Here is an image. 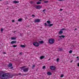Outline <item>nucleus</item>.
I'll return each mask as SVG.
<instances>
[{
    "label": "nucleus",
    "mask_w": 79,
    "mask_h": 79,
    "mask_svg": "<svg viewBox=\"0 0 79 79\" xmlns=\"http://www.w3.org/2000/svg\"><path fill=\"white\" fill-rule=\"evenodd\" d=\"M3 72H0V78L1 79H7V78H11L12 75L11 74L5 73L3 74Z\"/></svg>",
    "instance_id": "1"
},
{
    "label": "nucleus",
    "mask_w": 79,
    "mask_h": 79,
    "mask_svg": "<svg viewBox=\"0 0 79 79\" xmlns=\"http://www.w3.org/2000/svg\"><path fill=\"white\" fill-rule=\"evenodd\" d=\"M25 66H23L21 68H20V69H21V70H23V72H27L28 71H29V68H25Z\"/></svg>",
    "instance_id": "2"
},
{
    "label": "nucleus",
    "mask_w": 79,
    "mask_h": 79,
    "mask_svg": "<svg viewBox=\"0 0 79 79\" xmlns=\"http://www.w3.org/2000/svg\"><path fill=\"white\" fill-rule=\"evenodd\" d=\"M49 44H53V43L54 42V39H49Z\"/></svg>",
    "instance_id": "3"
},
{
    "label": "nucleus",
    "mask_w": 79,
    "mask_h": 79,
    "mask_svg": "<svg viewBox=\"0 0 79 79\" xmlns=\"http://www.w3.org/2000/svg\"><path fill=\"white\" fill-rule=\"evenodd\" d=\"M33 45L35 47H39V44L37 42H34L33 44Z\"/></svg>",
    "instance_id": "4"
},
{
    "label": "nucleus",
    "mask_w": 79,
    "mask_h": 79,
    "mask_svg": "<svg viewBox=\"0 0 79 79\" xmlns=\"http://www.w3.org/2000/svg\"><path fill=\"white\" fill-rule=\"evenodd\" d=\"M50 69L52 70H55V67L54 66H51L50 67Z\"/></svg>",
    "instance_id": "5"
},
{
    "label": "nucleus",
    "mask_w": 79,
    "mask_h": 79,
    "mask_svg": "<svg viewBox=\"0 0 79 79\" xmlns=\"http://www.w3.org/2000/svg\"><path fill=\"white\" fill-rule=\"evenodd\" d=\"M40 19H35V20L34 22L35 23H39V22H40Z\"/></svg>",
    "instance_id": "6"
},
{
    "label": "nucleus",
    "mask_w": 79,
    "mask_h": 79,
    "mask_svg": "<svg viewBox=\"0 0 79 79\" xmlns=\"http://www.w3.org/2000/svg\"><path fill=\"white\" fill-rule=\"evenodd\" d=\"M36 9H40V8H42V6L39 5L36 6Z\"/></svg>",
    "instance_id": "7"
},
{
    "label": "nucleus",
    "mask_w": 79,
    "mask_h": 79,
    "mask_svg": "<svg viewBox=\"0 0 79 79\" xmlns=\"http://www.w3.org/2000/svg\"><path fill=\"white\" fill-rule=\"evenodd\" d=\"M16 41H12L11 42V44H15V43H16Z\"/></svg>",
    "instance_id": "8"
},
{
    "label": "nucleus",
    "mask_w": 79,
    "mask_h": 79,
    "mask_svg": "<svg viewBox=\"0 0 79 79\" xmlns=\"http://www.w3.org/2000/svg\"><path fill=\"white\" fill-rule=\"evenodd\" d=\"M53 25V24H48L47 26H49V27H51V26H52Z\"/></svg>",
    "instance_id": "9"
},
{
    "label": "nucleus",
    "mask_w": 79,
    "mask_h": 79,
    "mask_svg": "<svg viewBox=\"0 0 79 79\" xmlns=\"http://www.w3.org/2000/svg\"><path fill=\"white\" fill-rule=\"evenodd\" d=\"M45 58V56H42L40 57V59L42 60V59H43V58Z\"/></svg>",
    "instance_id": "10"
},
{
    "label": "nucleus",
    "mask_w": 79,
    "mask_h": 79,
    "mask_svg": "<svg viewBox=\"0 0 79 79\" xmlns=\"http://www.w3.org/2000/svg\"><path fill=\"white\" fill-rule=\"evenodd\" d=\"M13 66V64H12L11 63H9L8 66L9 67H11Z\"/></svg>",
    "instance_id": "11"
},
{
    "label": "nucleus",
    "mask_w": 79,
    "mask_h": 79,
    "mask_svg": "<svg viewBox=\"0 0 79 79\" xmlns=\"http://www.w3.org/2000/svg\"><path fill=\"white\" fill-rule=\"evenodd\" d=\"M13 2L14 3H15V4L18 3H19V1H14Z\"/></svg>",
    "instance_id": "12"
},
{
    "label": "nucleus",
    "mask_w": 79,
    "mask_h": 79,
    "mask_svg": "<svg viewBox=\"0 0 79 79\" xmlns=\"http://www.w3.org/2000/svg\"><path fill=\"white\" fill-rule=\"evenodd\" d=\"M47 74L48 75H49L50 76L52 75V73H51V72H48L47 73Z\"/></svg>",
    "instance_id": "13"
},
{
    "label": "nucleus",
    "mask_w": 79,
    "mask_h": 79,
    "mask_svg": "<svg viewBox=\"0 0 79 79\" xmlns=\"http://www.w3.org/2000/svg\"><path fill=\"white\" fill-rule=\"evenodd\" d=\"M63 31H60L59 32V34H63Z\"/></svg>",
    "instance_id": "14"
},
{
    "label": "nucleus",
    "mask_w": 79,
    "mask_h": 79,
    "mask_svg": "<svg viewBox=\"0 0 79 79\" xmlns=\"http://www.w3.org/2000/svg\"><path fill=\"white\" fill-rule=\"evenodd\" d=\"M20 47H22V48H24V47H26V46L22 44V45H20Z\"/></svg>",
    "instance_id": "15"
},
{
    "label": "nucleus",
    "mask_w": 79,
    "mask_h": 79,
    "mask_svg": "<svg viewBox=\"0 0 79 79\" xmlns=\"http://www.w3.org/2000/svg\"><path fill=\"white\" fill-rule=\"evenodd\" d=\"M36 4L37 5H39L40 4H41V2H36Z\"/></svg>",
    "instance_id": "16"
},
{
    "label": "nucleus",
    "mask_w": 79,
    "mask_h": 79,
    "mask_svg": "<svg viewBox=\"0 0 79 79\" xmlns=\"http://www.w3.org/2000/svg\"><path fill=\"white\" fill-rule=\"evenodd\" d=\"M22 19H18V21H19V22H21V21H22Z\"/></svg>",
    "instance_id": "17"
},
{
    "label": "nucleus",
    "mask_w": 79,
    "mask_h": 79,
    "mask_svg": "<svg viewBox=\"0 0 79 79\" xmlns=\"http://www.w3.org/2000/svg\"><path fill=\"white\" fill-rule=\"evenodd\" d=\"M39 42L40 44H44V42L43 41H40Z\"/></svg>",
    "instance_id": "18"
},
{
    "label": "nucleus",
    "mask_w": 79,
    "mask_h": 79,
    "mask_svg": "<svg viewBox=\"0 0 79 79\" xmlns=\"http://www.w3.org/2000/svg\"><path fill=\"white\" fill-rule=\"evenodd\" d=\"M47 23H48V24H50V23H51V21H50L48 20L47 21Z\"/></svg>",
    "instance_id": "19"
},
{
    "label": "nucleus",
    "mask_w": 79,
    "mask_h": 79,
    "mask_svg": "<svg viewBox=\"0 0 79 79\" xmlns=\"http://www.w3.org/2000/svg\"><path fill=\"white\" fill-rule=\"evenodd\" d=\"M11 39L12 40H16V38L15 37H12Z\"/></svg>",
    "instance_id": "20"
},
{
    "label": "nucleus",
    "mask_w": 79,
    "mask_h": 79,
    "mask_svg": "<svg viewBox=\"0 0 79 79\" xmlns=\"http://www.w3.org/2000/svg\"><path fill=\"white\" fill-rule=\"evenodd\" d=\"M63 50V49L61 48H59V51H62Z\"/></svg>",
    "instance_id": "21"
},
{
    "label": "nucleus",
    "mask_w": 79,
    "mask_h": 79,
    "mask_svg": "<svg viewBox=\"0 0 79 79\" xmlns=\"http://www.w3.org/2000/svg\"><path fill=\"white\" fill-rule=\"evenodd\" d=\"M72 52H73V51L72 50H70L69 51V53H72Z\"/></svg>",
    "instance_id": "22"
},
{
    "label": "nucleus",
    "mask_w": 79,
    "mask_h": 79,
    "mask_svg": "<svg viewBox=\"0 0 79 79\" xmlns=\"http://www.w3.org/2000/svg\"><path fill=\"white\" fill-rule=\"evenodd\" d=\"M64 30H67V29H65V28H62L61 29V31H63Z\"/></svg>",
    "instance_id": "23"
},
{
    "label": "nucleus",
    "mask_w": 79,
    "mask_h": 79,
    "mask_svg": "<svg viewBox=\"0 0 79 79\" xmlns=\"http://www.w3.org/2000/svg\"><path fill=\"white\" fill-rule=\"evenodd\" d=\"M18 75H19V76H22V74L20 73H19L18 74Z\"/></svg>",
    "instance_id": "24"
},
{
    "label": "nucleus",
    "mask_w": 79,
    "mask_h": 79,
    "mask_svg": "<svg viewBox=\"0 0 79 79\" xmlns=\"http://www.w3.org/2000/svg\"><path fill=\"white\" fill-rule=\"evenodd\" d=\"M44 3H48V1H44Z\"/></svg>",
    "instance_id": "25"
},
{
    "label": "nucleus",
    "mask_w": 79,
    "mask_h": 79,
    "mask_svg": "<svg viewBox=\"0 0 79 79\" xmlns=\"http://www.w3.org/2000/svg\"><path fill=\"white\" fill-rule=\"evenodd\" d=\"M56 61L57 62H58V61H59V58H57L56 59Z\"/></svg>",
    "instance_id": "26"
},
{
    "label": "nucleus",
    "mask_w": 79,
    "mask_h": 79,
    "mask_svg": "<svg viewBox=\"0 0 79 79\" xmlns=\"http://www.w3.org/2000/svg\"><path fill=\"white\" fill-rule=\"evenodd\" d=\"M13 47H17V45H13Z\"/></svg>",
    "instance_id": "27"
},
{
    "label": "nucleus",
    "mask_w": 79,
    "mask_h": 79,
    "mask_svg": "<svg viewBox=\"0 0 79 79\" xmlns=\"http://www.w3.org/2000/svg\"><path fill=\"white\" fill-rule=\"evenodd\" d=\"M60 76L61 77H63L64 76V75L63 74L61 75Z\"/></svg>",
    "instance_id": "28"
},
{
    "label": "nucleus",
    "mask_w": 79,
    "mask_h": 79,
    "mask_svg": "<svg viewBox=\"0 0 79 79\" xmlns=\"http://www.w3.org/2000/svg\"><path fill=\"white\" fill-rule=\"evenodd\" d=\"M61 37H62L63 38H64V37H65V36L64 35H61Z\"/></svg>",
    "instance_id": "29"
},
{
    "label": "nucleus",
    "mask_w": 79,
    "mask_h": 79,
    "mask_svg": "<svg viewBox=\"0 0 79 79\" xmlns=\"http://www.w3.org/2000/svg\"><path fill=\"white\" fill-rule=\"evenodd\" d=\"M44 26H47V23H44Z\"/></svg>",
    "instance_id": "30"
},
{
    "label": "nucleus",
    "mask_w": 79,
    "mask_h": 79,
    "mask_svg": "<svg viewBox=\"0 0 79 79\" xmlns=\"http://www.w3.org/2000/svg\"><path fill=\"white\" fill-rule=\"evenodd\" d=\"M34 67H35V65H33L32 67V68H34Z\"/></svg>",
    "instance_id": "31"
},
{
    "label": "nucleus",
    "mask_w": 79,
    "mask_h": 79,
    "mask_svg": "<svg viewBox=\"0 0 79 79\" xmlns=\"http://www.w3.org/2000/svg\"><path fill=\"white\" fill-rule=\"evenodd\" d=\"M45 69V66H44L43 67V69Z\"/></svg>",
    "instance_id": "32"
},
{
    "label": "nucleus",
    "mask_w": 79,
    "mask_h": 79,
    "mask_svg": "<svg viewBox=\"0 0 79 79\" xmlns=\"http://www.w3.org/2000/svg\"><path fill=\"white\" fill-rule=\"evenodd\" d=\"M64 0H58L59 2H61V1H64Z\"/></svg>",
    "instance_id": "33"
},
{
    "label": "nucleus",
    "mask_w": 79,
    "mask_h": 79,
    "mask_svg": "<svg viewBox=\"0 0 79 79\" xmlns=\"http://www.w3.org/2000/svg\"><path fill=\"white\" fill-rule=\"evenodd\" d=\"M3 31V29H1V31L2 32V31Z\"/></svg>",
    "instance_id": "34"
},
{
    "label": "nucleus",
    "mask_w": 79,
    "mask_h": 79,
    "mask_svg": "<svg viewBox=\"0 0 79 79\" xmlns=\"http://www.w3.org/2000/svg\"><path fill=\"white\" fill-rule=\"evenodd\" d=\"M30 3H33V2L32 1H30Z\"/></svg>",
    "instance_id": "35"
},
{
    "label": "nucleus",
    "mask_w": 79,
    "mask_h": 79,
    "mask_svg": "<svg viewBox=\"0 0 79 79\" xmlns=\"http://www.w3.org/2000/svg\"><path fill=\"white\" fill-rule=\"evenodd\" d=\"M13 67H10V69H13Z\"/></svg>",
    "instance_id": "36"
},
{
    "label": "nucleus",
    "mask_w": 79,
    "mask_h": 79,
    "mask_svg": "<svg viewBox=\"0 0 79 79\" xmlns=\"http://www.w3.org/2000/svg\"><path fill=\"white\" fill-rule=\"evenodd\" d=\"M45 11V9L44 10H43V12H44V11Z\"/></svg>",
    "instance_id": "37"
},
{
    "label": "nucleus",
    "mask_w": 79,
    "mask_h": 79,
    "mask_svg": "<svg viewBox=\"0 0 79 79\" xmlns=\"http://www.w3.org/2000/svg\"><path fill=\"white\" fill-rule=\"evenodd\" d=\"M12 22H13V23H14V22H15V20H12Z\"/></svg>",
    "instance_id": "38"
},
{
    "label": "nucleus",
    "mask_w": 79,
    "mask_h": 79,
    "mask_svg": "<svg viewBox=\"0 0 79 79\" xmlns=\"http://www.w3.org/2000/svg\"><path fill=\"white\" fill-rule=\"evenodd\" d=\"M60 11H62V10H63V9H60Z\"/></svg>",
    "instance_id": "39"
},
{
    "label": "nucleus",
    "mask_w": 79,
    "mask_h": 79,
    "mask_svg": "<svg viewBox=\"0 0 79 79\" xmlns=\"http://www.w3.org/2000/svg\"><path fill=\"white\" fill-rule=\"evenodd\" d=\"M77 58H78V60L79 59V56H77Z\"/></svg>",
    "instance_id": "40"
},
{
    "label": "nucleus",
    "mask_w": 79,
    "mask_h": 79,
    "mask_svg": "<svg viewBox=\"0 0 79 79\" xmlns=\"http://www.w3.org/2000/svg\"><path fill=\"white\" fill-rule=\"evenodd\" d=\"M3 53V54H6V52H4Z\"/></svg>",
    "instance_id": "41"
},
{
    "label": "nucleus",
    "mask_w": 79,
    "mask_h": 79,
    "mask_svg": "<svg viewBox=\"0 0 79 79\" xmlns=\"http://www.w3.org/2000/svg\"><path fill=\"white\" fill-rule=\"evenodd\" d=\"M32 16H35V15H32Z\"/></svg>",
    "instance_id": "42"
},
{
    "label": "nucleus",
    "mask_w": 79,
    "mask_h": 79,
    "mask_svg": "<svg viewBox=\"0 0 79 79\" xmlns=\"http://www.w3.org/2000/svg\"><path fill=\"white\" fill-rule=\"evenodd\" d=\"M77 66L79 67V63H78Z\"/></svg>",
    "instance_id": "43"
},
{
    "label": "nucleus",
    "mask_w": 79,
    "mask_h": 79,
    "mask_svg": "<svg viewBox=\"0 0 79 79\" xmlns=\"http://www.w3.org/2000/svg\"><path fill=\"white\" fill-rule=\"evenodd\" d=\"M20 36H22V35H21V34H20Z\"/></svg>",
    "instance_id": "44"
},
{
    "label": "nucleus",
    "mask_w": 79,
    "mask_h": 79,
    "mask_svg": "<svg viewBox=\"0 0 79 79\" xmlns=\"http://www.w3.org/2000/svg\"><path fill=\"white\" fill-rule=\"evenodd\" d=\"M19 54L20 55H21V54H22V53H21V52Z\"/></svg>",
    "instance_id": "45"
},
{
    "label": "nucleus",
    "mask_w": 79,
    "mask_h": 79,
    "mask_svg": "<svg viewBox=\"0 0 79 79\" xmlns=\"http://www.w3.org/2000/svg\"><path fill=\"white\" fill-rule=\"evenodd\" d=\"M59 37H61V36H59Z\"/></svg>",
    "instance_id": "46"
},
{
    "label": "nucleus",
    "mask_w": 79,
    "mask_h": 79,
    "mask_svg": "<svg viewBox=\"0 0 79 79\" xmlns=\"http://www.w3.org/2000/svg\"><path fill=\"white\" fill-rule=\"evenodd\" d=\"M50 60V59H49L48 60V61H49V60Z\"/></svg>",
    "instance_id": "47"
},
{
    "label": "nucleus",
    "mask_w": 79,
    "mask_h": 79,
    "mask_svg": "<svg viewBox=\"0 0 79 79\" xmlns=\"http://www.w3.org/2000/svg\"><path fill=\"white\" fill-rule=\"evenodd\" d=\"M41 1H42V0H40V2H41Z\"/></svg>",
    "instance_id": "48"
},
{
    "label": "nucleus",
    "mask_w": 79,
    "mask_h": 79,
    "mask_svg": "<svg viewBox=\"0 0 79 79\" xmlns=\"http://www.w3.org/2000/svg\"><path fill=\"white\" fill-rule=\"evenodd\" d=\"M76 30H77V28H76V29H75V31H76Z\"/></svg>",
    "instance_id": "49"
},
{
    "label": "nucleus",
    "mask_w": 79,
    "mask_h": 79,
    "mask_svg": "<svg viewBox=\"0 0 79 79\" xmlns=\"http://www.w3.org/2000/svg\"><path fill=\"white\" fill-rule=\"evenodd\" d=\"M73 62V61H72L70 62V63H72V62Z\"/></svg>",
    "instance_id": "50"
},
{
    "label": "nucleus",
    "mask_w": 79,
    "mask_h": 79,
    "mask_svg": "<svg viewBox=\"0 0 79 79\" xmlns=\"http://www.w3.org/2000/svg\"><path fill=\"white\" fill-rule=\"evenodd\" d=\"M8 8H7V10H8Z\"/></svg>",
    "instance_id": "51"
},
{
    "label": "nucleus",
    "mask_w": 79,
    "mask_h": 79,
    "mask_svg": "<svg viewBox=\"0 0 79 79\" xmlns=\"http://www.w3.org/2000/svg\"><path fill=\"white\" fill-rule=\"evenodd\" d=\"M2 0H0V1H2Z\"/></svg>",
    "instance_id": "52"
}]
</instances>
